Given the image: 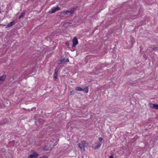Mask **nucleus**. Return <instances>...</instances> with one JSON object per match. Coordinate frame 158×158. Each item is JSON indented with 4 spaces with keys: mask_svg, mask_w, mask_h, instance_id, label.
I'll return each mask as SVG.
<instances>
[{
    "mask_svg": "<svg viewBox=\"0 0 158 158\" xmlns=\"http://www.w3.org/2000/svg\"><path fill=\"white\" fill-rule=\"evenodd\" d=\"M158 49V48L157 47H154L152 48L153 50H156Z\"/></svg>",
    "mask_w": 158,
    "mask_h": 158,
    "instance_id": "nucleus-15",
    "label": "nucleus"
},
{
    "mask_svg": "<svg viewBox=\"0 0 158 158\" xmlns=\"http://www.w3.org/2000/svg\"><path fill=\"white\" fill-rule=\"evenodd\" d=\"M15 23V21H14L12 22H10L7 26V28H9L10 27L12 26Z\"/></svg>",
    "mask_w": 158,
    "mask_h": 158,
    "instance_id": "nucleus-8",
    "label": "nucleus"
},
{
    "mask_svg": "<svg viewBox=\"0 0 158 158\" xmlns=\"http://www.w3.org/2000/svg\"><path fill=\"white\" fill-rule=\"evenodd\" d=\"M101 144L100 143H98L97 144V145L96 147L95 148V149H98V148H99L101 146Z\"/></svg>",
    "mask_w": 158,
    "mask_h": 158,
    "instance_id": "nucleus-13",
    "label": "nucleus"
},
{
    "mask_svg": "<svg viewBox=\"0 0 158 158\" xmlns=\"http://www.w3.org/2000/svg\"><path fill=\"white\" fill-rule=\"evenodd\" d=\"M60 60L61 61H62V62H63V63H64L65 62V59L64 58L63 59H60Z\"/></svg>",
    "mask_w": 158,
    "mask_h": 158,
    "instance_id": "nucleus-20",
    "label": "nucleus"
},
{
    "mask_svg": "<svg viewBox=\"0 0 158 158\" xmlns=\"http://www.w3.org/2000/svg\"><path fill=\"white\" fill-rule=\"evenodd\" d=\"M25 13V12H23L19 16V19H20L22 18L24 16Z\"/></svg>",
    "mask_w": 158,
    "mask_h": 158,
    "instance_id": "nucleus-11",
    "label": "nucleus"
},
{
    "mask_svg": "<svg viewBox=\"0 0 158 158\" xmlns=\"http://www.w3.org/2000/svg\"><path fill=\"white\" fill-rule=\"evenodd\" d=\"M85 144L83 142H81V143H79L78 144V147L80 148V150L81 151H82L83 150L84 151V147H85Z\"/></svg>",
    "mask_w": 158,
    "mask_h": 158,
    "instance_id": "nucleus-6",
    "label": "nucleus"
},
{
    "mask_svg": "<svg viewBox=\"0 0 158 158\" xmlns=\"http://www.w3.org/2000/svg\"><path fill=\"white\" fill-rule=\"evenodd\" d=\"M65 44L67 46H69V43L68 41L65 42Z\"/></svg>",
    "mask_w": 158,
    "mask_h": 158,
    "instance_id": "nucleus-16",
    "label": "nucleus"
},
{
    "mask_svg": "<svg viewBox=\"0 0 158 158\" xmlns=\"http://www.w3.org/2000/svg\"><path fill=\"white\" fill-rule=\"evenodd\" d=\"M44 158H47V157H44Z\"/></svg>",
    "mask_w": 158,
    "mask_h": 158,
    "instance_id": "nucleus-29",
    "label": "nucleus"
},
{
    "mask_svg": "<svg viewBox=\"0 0 158 158\" xmlns=\"http://www.w3.org/2000/svg\"><path fill=\"white\" fill-rule=\"evenodd\" d=\"M148 106L151 108L155 109H158V105L153 103H149Z\"/></svg>",
    "mask_w": 158,
    "mask_h": 158,
    "instance_id": "nucleus-5",
    "label": "nucleus"
},
{
    "mask_svg": "<svg viewBox=\"0 0 158 158\" xmlns=\"http://www.w3.org/2000/svg\"><path fill=\"white\" fill-rule=\"evenodd\" d=\"M65 62H69V59L67 58H66V59H65Z\"/></svg>",
    "mask_w": 158,
    "mask_h": 158,
    "instance_id": "nucleus-24",
    "label": "nucleus"
},
{
    "mask_svg": "<svg viewBox=\"0 0 158 158\" xmlns=\"http://www.w3.org/2000/svg\"><path fill=\"white\" fill-rule=\"evenodd\" d=\"M1 26H5V25H2V24H1Z\"/></svg>",
    "mask_w": 158,
    "mask_h": 158,
    "instance_id": "nucleus-27",
    "label": "nucleus"
},
{
    "mask_svg": "<svg viewBox=\"0 0 158 158\" xmlns=\"http://www.w3.org/2000/svg\"><path fill=\"white\" fill-rule=\"evenodd\" d=\"M58 71V69L57 68H56L55 70V72H54V74H57Z\"/></svg>",
    "mask_w": 158,
    "mask_h": 158,
    "instance_id": "nucleus-14",
    "label": "nucleus"
},
{
    "mask_svg": "<svg viewBox=\"0 0 158 158\" xmlns=\"http://www.w3.org/2000/svg\"><path fill=\"white\" fill-rule=\"evenodd\" d=\"M57 77V74H54V78L55 79H56Z\"/></svg>",
    "mask_w": 158,
    "mask_h": 158,
    "instance_id": "nucleus-18",
    "label": "nucleus"
},
{
    "mask_svg": "<svg viewBox=\"0 0 158 158\" xmlns=\"http://www.w3.org/2000/svg\"><path fill=\"white\" fill-rule=\"evenodd\" d=\"M60 8L58 6H57L56 7H54L51 8V10L49 11V13L50 14H52L55 12L57 10H60Z\"/></svg>",
    "mask_w": 158,
    "mask_h": 158,
    "instance_id": "nucleus-3",
    "label": "nucleus"
},
{
    "mask_svg": "<svg viewBox=\"0 0 158 158\" xmlns=\"http://www.w3.org/2000/svg\"><path fill=\"white\" fill-rule=\"evenodd\" d=\"M0 26H1V24H0Z\"/></svg>",
    "mask_w": 158,
    "mask_h": 158,
    "instance_id": "nucleus-30",
    "label": "nucleus"
},
{
    "mask_svg": "<svg viewBox=\"0 0 158 158\" xmlns=\"http://www.w3.org/2000/svg\"><path fill=\"white\" fill-rule=\"evenodd\" d=\"M77 7V6H75L72 8L70 10H66L63 12H59L58 15V16L60 17L61 18H62L65 16L69 15L73 13L74 11Z\"/></svg>",
    "mask_w": 158,
    "mask_h": 158,
    "instance_id": "nucleus-1",
    "label": "nucleus"
},
{
    "mask_svg": "<svg viewBox=\"0 0 158 158\" xmlns=\"http://www.w3.org/2000/svg\"><path fill=\"white\" fill-rule=\"evenodd\" d=\"M73 44L72 47L73 48L75 47L78 44V41L77 38L76 37H75L72 40Z\"/></svg>",
    "mask_w": 158,
    "mask_h": 158,
    "instance_id": "nucleus-4",
    "label": "nucleus"
},
{
    "mask_svg": "<svg viewBox=\"0 0 158 158\" xmlns=\"http://www.w3.org/2000/svg\"><path fill=\"white\" fill-rule=\"evenodd\" d=\"M53 143L52 142L50 141L48 143L46 144L44 148V151L51 150L52 149V147L50 146Z\"/></svg>",
    "mask_w": 158,
    "mask_h": 158,
    "instance_id": "nucleus-2",
    "label": "nucleus"
},
{
    "mask_svg": "<svg viewBox=\"0 0 158 158\" xmlns=\"http://www.w3.org/2000/svg\"><path fill=\"white\" fill-rule=\"evenodd\" d=\"M31 110V111H35L36 110V108L35 107L32 108Z\"/></svg>",
    "mask_w": 158,
    "mask_h": 158,
    "instance_id": "nucleus-21",
    "label": "nucleus"
},
{
    "mask_svg": "<svg viewBox=\"0 0 158 158\" xmlns=\"http://www.w3.org/2000/svg\"><path fill=\"white\" fill-rule=\"evenodd\" d=\"M74 92V91H70V95H71L72 94H74V93H73V92Z\"/></svg>",
    "mask_w": 158,
    "mask_h": 158,
    "instance_id": "nucleus-19",
    "label": "nucleus"
},
{
    "mask_svg": "<svg viewBox=\"0 0 158 158\" xmlns=\"http://www.w3.org/2000/svg\"><path fill=\"white\" fill-rule=\"evenodd\" d=\"M110 158H114L113 155H111L109 156Z\"/></svg>",
    "mask_w": 158,
    "mask_h": 158,
    "instance_id": "nucleus-26",
    "label": "nucleus"
},
{
    "mask_svg": "<svg viewBox=\"0 0 158 158\" xmlns=\"http://www.w3.org/2000/svg\"><path fill=\"white\" fill-rule=\"evenodd\" d=\"M65 24H71V23H69V22H67V23H65Z\"/></svg>",
    "mask_w": 158,
    "mask_h": 158,
    "instance_id": "nucleus-25",
    "label": "nucleus"
},
{
    "mask_svg": "<svg viewBox=\"0 0 158 158\" xmlns=\"http://www.w3.org/2000/svg\"><path fill=\"white\" fill-rule=\"evenodd\" d=\"M75 90L78 91H82L83 89L82 88L79 87H77L75 88Z\"/></svg>",
    "mask_w": 158,
    "mask_h": 158,
    "instance_id": "nucleus-10",
    "label": "nucleus"
},
{
    "mask_svg": "<svg viewBox=\"0 0 158 158\" xmlns=\"http://www.w3.org/2000/svg\"><path fill=\"white\" fill-rule=\"evenodd\" d=\"M62 63H63V62H62L60 60L59 62H58V63L59 64H62Z\"/></svg>",
    "mask_w": 158,
    "mask_h": 158,
    "instance_id": "nucleus-23",
    "label": "nucleus"
},
{
    "mask_svg": "<svg viewBox=\"0 0 158 158\" xmlns=\"http://www.w3.org/2000/svg\"><path fill=\"white\" fill-rule=\"evenodd\" d=\"M57 144V142H55L54 144H53L52 145V147H54Z\"/></svg>",
    "mask_w": 158,
    "mask_h": 158,
    "instance_id": "nucleus-17",
    "label": "nucleus"
},
{
    "mask_svg": "<svg viewBox=\"0 0 158 158\" xmlns=\"http://www.w3.org/2000/svg\"><path fill=\"white\" fill-rule=\"evenodd\" d=\"M98 139H99V140L101 142V141H102V140H103V138H102V137H99V138Z\"/></svg>",
    "mask_w": 158,
    "mask_h": 158,
    "instance_id": "nucleus-22",
    "label": "nucleus"
},
{
    "mask_svg": "<svg viewBox=\"0 0 158 158\" xmlns=\"http://www.w3.org/2000/svg\"><path fill=\"white\" fill-rule=\"evenodd\" d=\"M38 155H39L37 153L34 152L31 154L29 155L28 157L29 158H36L38 156Z\"/></svg>",
    "mask_w": 158,
    "mask_h": 158,
    "instance_id": "nucleus-7",
    "label": "nucleus"
},
{
    "mask_svg": "<svg viewBox=\"0 0 158 158\" xmlns=\"http://www.w3.org/2000/svg\"><path fill=\"white\" fill-rule=\"evenodd\" d=\"M6 78V75L3 74L2 76L0 77V81H4Z\"/></svg>",
    "mask_w": 158,
    "mask_h": 158,
    "instance_id": "nucleus-9",
    "label": "nucleus"
},
{
    "mask_svg": "<svg viewBox=\"0 0 158 158\" xmlns=\"http://www.w3.org/2000/svg\"><path fill=\"white\" fill-rule=\"evenodd\" d=\"M101 69H98V70H101Z\"/></svg>",
    "mask_w": 158,
    "mask_h": 158,
    "instance_id": "nucleus-28",
    "label": "nucleus"
},
{
    "mask_svg": "<svg viewBox=\"0 0 158 158\" xmlns=\"http://www.w3.org/2000/svg\"><path fill=\"white\" fill-rule=\"evenodd\" d=\"M82 91L85 92V93H87L88 92V87H85L84 89H82Z\"/></svg>",
    "mask_w": 158,
    "mask_h": 158,
    "instance_id": "nucleus-12",
    "label": "nucleus"
}]
</instances>
